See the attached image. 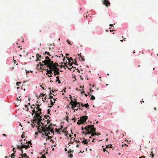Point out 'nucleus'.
Segmentation results:
<instances>
[{
	"label": "nucleus",
	"instance_id": "1",
	"mask_svg": "<svg viewBox=\"0 0 158 158\" xmlns=\"http://www.w3.org/2000/svg\"><path fill=\"white\" fill-rule=\"evenodd\" d=\"M96 130V128L92 124L88 125L85 127V131L87 132V134L89 135L91 134L92 133L95 132Z\"/></svg>",
	"mask_w": 158,
	"mask_h": 158
},
{
	"label": "nucleus",
	"instance_id": "2",
	"mask_svg": "<svg viewBox=\"0 0 158 158\" xmlns=\"http://www.w3.org/2000/svg\"><path fill=\"white\" fill-rule=\"evenodd\" d=\"M39 64L42 67L45 65L48 67L50 66V60H43L42 61V63L41 62H39Z\"/></svg>",
	"mask_w": 158,
	"mask_h": 158
},
{
	"label": "nucleus",
	"instance_id": "3",
	"mask_svg": "<svg viewBox=\"0 0 158 158\" xmlns=\"http://www.w3.org/2000/svg\"><path fill=\"white\" fill-rule=\"evenodd\" d=\"M88 117L86 116L83 115L82 117L81 118V121L83 123H84L86 120H87Z\"/></svg>",
	"mask_w": 158,
	"mask_h": 158
},
{
	"label": "nucleus",
	"instance_id": "4",
	"mask_svg": "<svg viewBox=\"0 0 158 158\" xmlns=\"http://www.w3.org/2000/svg\"><path fill=\"white\" fill-rule=\"evenodd\" d=\"M103 3V4L105 5L107 7H108V6H110V4L108 0H104Z\"/></svg>",
	"mask_w": 158,
	"mask_h": 158
},
{
	"label": "nucleus",
	"instance_id": "5",
	"mask_svg": "<svg viewBox=\"0 0 158 158\" xmlns=\"http://www.w3.org/2000/svg\"><path fill=\"white\" fill-rule=\"evenodd\" d=\"M81 106L82 107H85L86 108L87 110L89 109V105L88 103H86L85 104H83L82 103Z\"/></svg>",
	"mask_w": 158,
	"mask_h": 158
},
{
	"label": "nucleus",
	"instance_id": "6",
	"mask_svg": "<svg viewBox=\"0 0 158 158\" xmlns=\"http://www.w3.org/2000/svg\"><path fill=\"white\" fill-rule=\"evenodd\" d=\"M71 98L70 97V99H71V104H76V103L77 102V99H74L73 100H72L73 99L71 97V96H70Z\"/></svg>",
	"mask_w": 158,
	"mask_h": 158
},
{
	"label": "nucleus",
	"instance_id": "7",
	"mask_svg": "<svg viewBox=\"0 0 158 158\" xmlns=\"http://www.w3.org/2000/svg\"><path fill=\"white\" fill-rule=\"evenodd\" d=\"M103 32V29L102 28H100L99 29H98V31L97 32V34L99 35H101Z\"/></svg>",
	"mask_w": 158,
	"mask_h": 158
},
{
	"label": "nucleus",
	"instance_id": "8",
	"mask_svg": "<svg viewBox=\"0 0 158 158\" xmlns=\"http://www.w3.org/2000/svg\"><path fill=\"white\" fill-rule=\"evenodd\" d=\"M81 55V53H80V54L78 55V56H79L78 59L80 61L81 60L82 61L84 62L85 61V59L84 58H82L81 56L80 55Z\"/></svg>",
	"mask_w": 158,
	"mask_h": 158
},
{
	"label": "nucleus",
	"instance_id": "9",
	"mask_svg": "<svg viewBox=\"0 0 158 158\" xmlns=\"http://www.w3.org/2000/svg\"><path fill=\"white\" fill-rule=\"evenodd\" d=\"M41 57L42 56L40 54L38 53H37L36 54V58L38 59V60L39 61H40L41 60L40 59H39V58H41Z\"/></svg>",
	"mask_w": 158,
	"mask_h": 158
},
{
	"label": "nucleus",
	"instance_id": "10",
	"mask_svg": "<svg viewBox=\"0 0 158 158\" xmlns=\"http://www.w3.org/2000/svg\"><path fill=\"white\" fill-rule=\"evenodd\" d=\"M64 58H65L69 62H70L71 61H72V62L73 61V59L71 57H70L69 58V57H64Z\"/></svg>",
	"mask_w": 158,
	"mask_h": 158
},
{
	"label": "nucleus",
	"instance_id": "11",
	"mask_svg": "<svg viewBox=\"0 0 158 158\" xmlns=\"http://www.w3.org/2000/svg\"><path fill=\"white\" fill-rule=\"evenodd\" d=\"M48 68L51 70L50 72L49 73L52 74H53V73L52 72V71H53V69L50 66L48 67Z\"/></svg>",
	"mask_w": 158,
	"mask_h": 158
},
{
	"label": "nucleus",
	"instance_id": "12",
	"mask_svg": "<svg viewBox=\"0 0 158 158\" xmlns=\"http://www.w3.org/2000/svg\"><path fill=\"white\" fill-rule=\"evenodd\" d=\"M35 108L37 110V111H38V112H41L42 111V109L40 108L39 106H37L35 107Z\"/></svg>",
	"mask_w": 158,
	"mask_h": 158
},
{
	"label": "nucleus",
	"instance_id": "13",
	"mask_svg": "<svg viewBox=\"0 0 158 158\" xmlns=\"http://www.w3.org/2000/svg\"><path fill=\"white\" fill-rule=\"evenodd\" d=\"M91 92H93V93H94V91L93 90H92L91 89H89V92H87V94H91L92 93H91Z\"/></svg>",
	"mask_w": 158,
	"mask_h": 158
},
{
	"label": "nucleus",
	"instance_id": "14",
	"mask_svg": "<svg viewBox=\"0 0 158 158\" xmlns=\"http://www.w3.org/2000/svg\"><path fill=\"white\" fill-rule=\"evenodd\" d=\"M89 96H90V100H94L95 99V97L93 95L90 94Z\"/></svg>",
	"mask_w": 158,
	"mask_h": 158
},
{
	"label": "nucleus",
	"instance_id": "15",
	"mask_svg": "<svg viewBox=\"0 0 158 158\" xmlns=\"http://www.w3.org/2000/svg\"><path fill=\"white\" fill-rule=\"evenodd\" d=\"M113 147L112 145L111 144H109L107 145H106V148H111Z\"/></svg>",
	"mask_w": 158,
	"mask_h": 158
},
{
	"label": "nucleus",
	"instance_id": "16",
	"mask_svg": "<svg viewBox=\"0 0 158 158\" xmlns=\"http://www.w3.org/2000/svg\"><path fill=\"white\" fill-rule=\"evenodd\" d=\"M72 105V106L71 107V108L73 109V110H74V108L77 107V105L76 104H71Z\"/></svg>",
	"mask_w": 158,
	"mask_h": 158
},
{
	"label": "nucleus",
	"instance_id": "17",
	"mask_svg": "<svg viewBox=\"0 0 158 158\" xmlns=\"http://www.w3.org/2000/svg\"><path fill=\"white\" fill-rule=\"evenodd\" d=\"M21 144H22V145H20V146L19 145H17L18 146L17 148L19 147H20L21 148H24V146L23 144V142H22V141H21Z\"/></svg>",
	"mask_w": 158,
	"mask_h": 158
},
{
	"label": "nucleus",
	"instance_id": "18",
	"mask_svg": "<svg viewBox=\"0 0 158 158\" xmlns=\"http://www.w3.org/2000/svg\"><path fill=\"white\" fill-rule=\"evenodd\" d=\"M82 123H83L82 122L81 118L80 119L78 120L77 122V123L78 125H80Z\"/></svg>",
	"mask_w": 158,
	"mask_h": 158
},
{
	"label": "nucleus",
	"instance_id": "19",
	"mask_svg": "<svg viewBox=\"0 0 158 158\" xmlns=\"http://www.w3.org/2000/svg\"><path fill=\"white\" fill-rule=\"evenodd\" d=\"M81 142L82 143H83L84 144H86L88 142L87 141V139H86L85 140H82Z\"/></svg>",
	"mask_w": 158,
	"mask_h": 158
},
{
	"label": "nucleus",
	"instance_id": "20",
	"mask_svg": "<svg viewBox=\"0 0 158 158\" xmlns=\"http://www.w3.org/2000/svg\"><path fill=\"white\" fill-rule=\"evenodd\" d=\"M45 54H46L48 56L50 57L51 56V55L50 54V53L49 52H48L47 51H45Z\"/></svg>",
	"mask_w": 158,
	"mask_h": 158
},
{
	"label": "nucleus",
	"instance_id": "21",
	"mask_svg": "<svg viewBox=\"0 0 158 158\" xmlns=\"http://www.w3.org/2000/svg\"><path fill=\"white\" fill-rule=\"evenodd\" d=\"M42 131L45 133H47V132L48 131V130L47 129H43L42 130Z\"/></svg>",
	"mask_w": 158,
	"mask_h": 158
},
{
	"label": "nucleus",
	"instance_id": "22",
	"mask_svg": "<svg viewBox=\"0 0 158 158\" xmlns=\"http://www.w3.org/2000/svg\"><path fill=\"white\" fill-rule=\"evenodd\" d=\"M50 105H52V106L54 105V102H53L52 100L51 99L50 100Z\"/></svg>",
	"mask_w": 158,
	"mask_h": 158
},
{
	"label": "nucleus",
	"instance_id": "23",
	"mask_svg": "<svg viewBox=\"0 0 158 158\" xmlns=\"http://www.w3.org/2000/svg\"><path fill=\"white\" fill-rule=\"evenodd\" d=\"M42 137H43L44 136H48V134H47V133H42Z\"/></svg>",
	"mask_w": 158,
	"mask_h": 158
},
{
	"label": "nucleus",
	"instance_id": "24",
	"mask_svg": "<svg viewBox=\"0 0 158 158\" xmlns=\"http://www.w3.org/2000/svg\"><path fill=\"white\" fill-rule=\"evenodd\" d=\"M56 133L57 134H60V131H59V129H57L56 131Z\"/></svg>",
	"mask_w": 158,
	"mask_h": 158
},
{
	"label": "nucleus",
	"instance_id": "25",
	"mask_svg": "<svg viewBox=\"0 0 158 158\" xmlns=\"http://www.w3.org/2000/svg\"><path fill=\"white\" fill-rule=\"evenodd\" d=\"M45 59L47 60H50V63L51 60L50 59V58L49 57L47 56H46Z\"/></svg>",
	"mask_w": 158,
	"mask_h": 158
},
{
	"label": "nucleus",
	"instance_id": "26",
	"mask_svg": "<svg viewBox=\"0 0 158 158\" xmlns=\"http://www.w3.org/2000/svg\"><path fill=\"white\" fill-rule=\"evenodd\" d=\"M55 82H58V84H60L61 83V81H60L58 79H56V80Z\"/></svg>",
	"mask_w": 158,
	"mask_h": 158
},
{
	"label": "nucleus",
	"instance_id": "27",
	"mask_svg": "<svg viewBox=\"0 0 158 158\" xmlns=\"http://www.w3.org/2000/svg\"><path fill=\"white\" fill-rule=\"evenodd\" d=\"M67 42L68 44H70V45H72V44H71V42L68 40H67Z\"/></svg>",
	"mask_w": 158,
	"mask_h": 158
},
{
	"label": "nucleus",
	"instance_id": "28",
	"mask_svg": "<svg viewBox=\"0 0 158 158\" xmlns=\"http://www.w3.org/2000/svg\"><path fill=\"white\" fill-rule=\"evenodd\" d=\"M46 72H47V73H46V74H48V73H49L50 72V71L51 70L50 69H46Z\"/></svg>",
	"mask_w": 158,
	"mask_h": 158
},
{
	"label": "nucleus",
	"instance_id": "29",
	"mask_svg": "<svg viewBox=\"0 0 158 158\" xmlns=\"http://www.w3.org/2000/svg\"><path fill=\"white\" fill-rule=\"evenodd\" d=\"M91 135H92V136H94L97 135V134L94 132L92 133Z\"/></svg>",
	"mask_w": 158,
	"mask_h": 158
},
{
	"label": "nucleus",
	"instance_id": "30",
	"mask_svg": "<svg viewBox=\"0 0 158 158\" xmlns=\"http://www.w3.org/2000/svg\"><path fill=\"white\" fill-rule=\"evenodd\" d=\"M76 104L77 105V107H79V106H80V103L79 102L77 101V102L76 103Z\"/></svg>",
	"mask_w": 158,
	"mask_h": 158
},
{
	"label": "nucleus",
	"instance_id": "31",
	"mask_svg": "<svg viewBox=\"0 0 158 158\" xmlns=\"http://www.w3.org/2000/svg\"><path fill=\"white\" fill-rule=\"evenodd\" d=\"M25 70L26 71V74H27V73H28V72H31V73H32L33 72V71H31V70H29L28 71H27L26 69Z\"/></svg>",
	"mask_w": 158,
	"mask_h": 158
},
{
	"label": "nucleus",
	"instance_id": "32",
	"mask_svg": "<svg viewBox=\"0 0 158 158\" xmlns=\"http://www.w3.org/2000/svg\"><path fill=\"white\" fill-rule=\"evenodd\" d=\"M40 94H41V96L42 97V99H43V100H44L43 97H44V95H46V94H44L43 93H40Z\"/></svg>",
	"mask_w": 158,
	"mask_h": 158
},
{
	"label": "nucleus",
	"instance_id": "33",
	"mask_svg": "<svg viewBox=\"0 0 158 158\" xmlns=\"http://www.w3.org/2000/svg\"><path fill=\"white\" fill-rule=\"evenodd\" d=\"M73 150H70L68 152V153H69V154L73 153Z\"/></svg>",
	"mask_w": 158,
	"mask_h": 158
},
{
	"label": "nucleus",
	"instance_id": "34",
	"mask_svg": "<svg viewBox=\"0 0 158 158\" xmlns=\"http://www.w3.org/2000/svg\"><path fill=\"white\" fill-rule=\"evenodd\" d=\"M21 84V82H17L16 83V85L17 86H18L19 85V84Z\"/></svg>",
	"mask_w": 158,
	"mask_h": 158
},
{
	"label": "nucleus",
	"instance_id": "35",
	"mask_svg": "<svg viewBox=\"0 0 158 158\" xmlns=\"http://www.w3.org/2000/svg\"><path fill=\"white\" fill-rule=\"evenodd\" d=\"M76 120L77 118H73L72 119V120L74 121V122H76Z\"/></svg>",
	"mask_w": 158,
	"mask_h": 158
},
{
	"label": "nucleus",
	"instance_id": "36",
	"mask_svg": "<svg viewBox=\"0 0 158 158\" xmlns=\"http://www.w3.org/2000/svg\"><path fill=\"white\" fill-rule=\"evenodd\" d=\"M15 154L14 153H13L12 154H11V157H13V158H14L15 157Z\"/></svg>",
	"mask_w": 158,
	"mask_h": 158
},
{
	"label": "nucleus",
	"instance_id": "37",
	"mask_svg": "<svg viewBox=\"0 0 158 158\" xmlns=\"http://www.w3.org/2000/svg\"><path fill=\"white\" fill-rule=\"evenodd\" d=\"M69 158H72L73 155L72 154H71L68 155Z\"/></svg>",
	"mask_w": 158,
	"mask_h": 158
},
{
	"label": "nucleus",
	"instance_id": "38",
	"mask_svg": "<svg viewBox=\"0 0 158 158\" xmlns=\"http://www.w3.org/2000/svg\"><path fill=\"white\" fill-rule=\"evenodd\" d=\"M13 152L15 153V152H16V149H15V148H13Z\"/></svg>",
	"mask_w": 158,
	"mask_h": 158
},
{
	"label": "nucleus",
	"instance_id": "39",
	"mask_svg": "<svg viewBox=\"0 0 158 158\" xmlns=\"http://www.w3.org/2000/svg\"><path fill=\"white\" fill-rule=\"evenodd\" d=\"M32 111L33 112H35V113H38V111H35V110H32Z\"/></svg>",
	"mask_w": 158,
	"mask_h": 158
},
{
	"label": "nucleus",
	"instance_id": "40",
	"mask_svg": "<svg viewBox=\"0 0 158 158\" xmlns=\"http://www.w3.org/2000/svg\"><path fill=\"white\" fill-rule=\"evenodd\" d=\"M72 75L73 76V77H72V78H73L74 79V78H76V75H74L73 74H72Z\"/></svg>",
	"mask_w": 158,
	"mask_h": 158
},
{
	"label": "nucleus",
	"instance_id": "41",
	"mask_svg": "<svg viewBox=\"0 0 158 158\" xmlns=\"http://www.w3.org/2000/svg\"><path fill=\"white\" fill-rule=\"evenodd\" d=\"M24 146V147H29V145H26L25 144H23Z\"/></svg>",
	"mask_w": 158,
	"mask_h": 158
},
{
	"label": "nucleus",
	"instance_id": "42",
	"mask_svg": "<svg viewBox=\"0 0 158 158\" xmlns=\"http://www.w3.org/2000/svg\"><path fill=\"white\" fill-rule=\"evenodd\" d=\"M146 156H139V158H145Z\"/></svg>",
	"mask_w": 158,
	"mask_h": 158
},
{
	"label": "nucleus",
	"instance_id": "43",
	"mask_svg": "<svg viewBox=\"0 0 158 158\" xmlns=\"http://www.w3.org/2000/svg\"><path fill=\"white\" fill-rule=\"evenodd\" d=\"M23 156H24L23 157L24 158H25L27 156V154L26 153L24 154H23Z\"/></svg>",
	"mask_w": 158,
	"mask_h": 158
},
{
	"label": "nucleus",
	"instance_id": "44",
	"mask_svg": "<svg viewBox=\"0 0 158 158\" xmlns=\"http://www.w3.org/2000/svg\"><path fill=\"white\" fill-rule=\"evenodd\" d=\"M84 94V95H85L86 97H87V96H89V95H90V94H86V93H85Z\"/></svg>",
	"mask_w": 158,
	"mask_h": 158
},
{
	"label": "nucleus",
	"instance_id": "45",
	"mask_svg": "<svg viewBox=\"0 0 158 158\" xmlns=\"http://www.w3.org/2000/svg\"><path fill=\"white\" fill-rule=\"evenodd\" d=\"M53 98V96L52 95H50L49 98Z\"/></svg>",
	"mask_w": 158,
	"mask_h": 158
},
{
	"label": "nucleus",
	"instance_id": "46",
	"mask_svg": "<svg viewBox=\"0 0 158 158\" xmlns=\"http://www.w3.org/2000/svg\"><path fill=\"white\" fill-rule=\"evenodd\" d=\"M78 109L81 110H83V109H82L80 107V106H79L78 108Z\"/></svg>",
	"mask_w": 158,
	"mask_h": 158
},
{
	"label": "nucleus",
	"instance_id": "47",
	"mask_svg": "<svg viewBox=\"0 0 158 158\" xmlns=\"http://www.w3.org/2000/svg\"><path fill=\"white\" fill-rule=\"evenodd\" d=\"M81 129L82 131H83L84 130H85V128L83 127H81Z\"/></svg>",
	"mask_w": 158,
	"mask_h": 158
},
{
	"label": "nucleus",
	"instance_id": "48",
	"mask_svg": "<svg viewBox=\"0 0 158 158\" xmlns=\"http://www.w3.org/2000/svg\"><path fill=\"white\" fill-rule=\"evenodd\" d=\"M41 158H46V157L44 156H42L41 157Z\"/></svg>",
	"mask_w": 158,
	"mask_h": 158
},
{
	"label": "nucleus",
	"instance_id": "49",
	"mask_svg": "<svg viewBox=\"0 0 158 158\" xmlns=\"http://www.w3.org/2000/svg\"><path fill=\"white\" fill-rule=\"evenodd\" d=\"M79 87L81 89H83L84 88V86H83V87H82L81 86H80Z\"/></svg>",
	"mask_w": 158,
	"mask_h": 158
},
{
	"label": "nucleus",
	"instance_id": "50",
	"mask_svg": "<svg viewBox=\"0 0 158 158\" xmlns=\"http://www.w3.org/2000/svg\"><path fill=\"white\" fill-rule=\"evenodd\" d=\"M81 93H83L84 94L85 93V91L83 90L82 91H81Z\"/></svg>",
	"mask_w": 158,
	"mask_h": 158
},
{
	"label": "nucleus",
	"instance_id": "51",
	"mask_svg": "<svg viewBox=\"0 0 158 158\" xmlns=\"http://www.w3.org/2000/svg\"><path fill=\"white\" fill-rule=\"evenodd\" d=\"M151 156L152 157V158H153L154 156V154L151 155Z\"/></svg>",
	"mask_w": 158,
	"mask_h": 158
},
{
	"label": "nucleus",
	"instance_id": "52",
	"mask_svg": "<svg viewBox=\"0 0 158 158\" xmlns=\"http://www.w3.org/2000/svg\"><path fill=\"white\" fill-rule=\"evenodd\" d=\"M50 138V136H48L46 139V140H48Z\"/></svg>",
	"mask_w": 158,
	"mask_h": 158
},
{
	"label": "nucleus",
	"instance_id": "53",
	"mask_svg": "<svg viewBox=\"0 0 158 158\" xmlns=\"http://www.w3.org/2000/svg\"><path fill=\"white\" fill-rule=\"evenodd\" d=\"M103 150L104 152H105V151H106V149L105 148H103Z\"/></svg>",
	"mask_w": 158,
	"mask_h": 158
},
{
	"label": "nucleus",
	"instance_id": "54",
	"mask_svg": "<svg viewBox=\"0 0 158 158\" xmlns=\"http://www.w3.org/2000/svg\"><path fill=\"white\" fill-rule=\"evenodd\" d=\"M2 135H3V136H6V137H7V135H6V134H2Z\"/></svg>",
	"mask_w": 158,
	"mask_h": 158
},
{
	"label": "nucleus",
	"instance_id": "55",
	"mask_svg": "<svg viewBox=\"0 0 158 158\" xmlns=\"http://www.w3.org/2000/svg\"><path fill=\"white\" fill-rule=\"evenodd\" d=\"M47 134L48 135H51V134H50V133L49 132H48V131H47Z\"/></svg>",
	"mask_w": 158,
	"mask_h": 158
},
{
	"label": "nucleus",
	"instance_id": "56",
	"mask_svg": "<svg viewBox=\"0 0 158 158\" xmlns=\"http://www.w3.org/2000/svg\"><path fill=\"white\" fill-rule=\"evenodd\" d=\"M80 77H81V79L83 80V79L81 75L80 76Z\"/></svg>",
	"mask_w": 158,
	"mask_h": 158
},
{
	"label": "nucleus",
	"instance_id": "57",
	"mask_svg": "<svg viewBox=\"0 0 158 158\" xmlns=\"http://www.w3.org/2000/svg\"><path fill=\"white\" fill-rule=\"evenodd\" d=\"M38 133H39V134H41V135H42V133H42V132H41V131H38Z\"/></svg>",
	"mask_w": 158,
	"mask_h": 158
},
{
	"label": "nucleus",
	"instance_id": "58",
	"mask_svg": "<svg viewBox=\"0 0 158 158\" xmlns=\"http://www.w3.org/2000/svg\"><path fill=\"white\" fill-rule=\"evenodd\" d=\"M48 76L49 77H52V75H48Z\"/></svg>",
	"mask_w": 158,
	"mask_h": 158
},
{
	"label": "nucleus",
	"instance_id": "59",
	"mask_svg": "<svg viewBox=\"0 0 158 158\" xmlns=\"http://www.w3.org/2000/svg\"><path fill=\"white\" fill-rule=\"evenodd\" d=\"M111 27H110L109 28V29H110V32H111V31H112V30H110V29H111Z\"/></svg>",
	"mask_w": 158,
	"mask_h": 158
},
{
	"label": "nucleus",
	"instance_id": "60",
	"mask_svg": "<svg viewBox=\"0 0 158 158\" xmlns=\"http://www.w3.org/2000/svg\"><path fill=\"white\" fill-rule=\"evenodd\" d=\"M78 110V109H74V110H74V111H73L74 112H75V111H77V110Z\"/></svg>",
	"mask_w": 158,
	"mask_h": 158
},
{
	"label": "nucleus",
	"instance_id": "61",
	"mask_svg": "<svg viewBox=\"0 0 158 158\" xmlns=\"http://www.w3.org/2000/svg\"><path fill=\"white\" fill-rule=\"evenodd\" d=\"M100 135H101V134H100V133H98V134H97V135L98 136H99Z\"/></svg>",
	"mask_w": 158,
	"mask_h": 158
},
{
	"label": "nucleus",
	"instance_id": "62",
	"mask_svg": "<svg viewBox=\"0 0 158 158\" xmlns=\"http://www.w3.org/2000/svg\"><path fill=\"white\" fill-rule=\"evenodd\" d=\"M50 37L51 38L54 37L53 35H52V36H50Z\"/></svg>",
	"mask_w": 158,
	"mask_h": 158
},
{
	"label": "nucleus",
	"instance_id": "63",
	"mask_svg": "<svg viewBox=\"0 0 158 158\" xmlns=\"http://www.w3.org/2000/svg\"><path fill=\"white\" fill-rule=\"evenodd\" d=\"M94 140V139H93V140H92V142H94H94H95V141Z\"/></svg>",
	"mask_w": 158,
	"mask_h": 158
},
{
	"label": "nucleus",
	"instance_id": "64",
	"mask_svg": "<svg viewBox=\"0 0 158 158\" xmlns=\"http://www.w3.org/2000/svg\"><path fill=\"white\" fill-rule=\"evenodd\" d=\"M79 144H77L76 145V147H79Z\"/></svg>",
	"mask_w": 158,
	"mask_h": 158
}]
</instances>
